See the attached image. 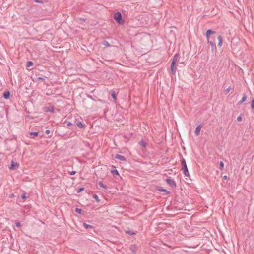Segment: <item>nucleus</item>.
Returning a JSON list of instances; mask_svg holds the SVG:
<instances>
[{
  "label": "nucleus",
  "instance_id": "obj_1",
  "mask_svg": "<svg viewBox=\"0 0 254 254\" xmlns=\"http://www.w3.org/2000/svg\"><path fill=\"white\" fill-rule=\"evenodd\" d=\"M216 33L215 31H213L211 29H208L206 32V37L207 40V43H209L211 45V50L212 51H214V49H216V46L215 42L210 40V35H214Z\"/></svg>",
  "mask_w": 254,
  "mask_h": 254
},
{
  "label": "nucleus",
  "instance_id": "obj_2",
  "mask_svg": "<svg viewBox=\"0 0 254 254\" xmlns=\"http://www.w3.org/2000/svg\"><path fill=\"white\" fill-rule=\"evenodd\" d=\"M179 54L178 53H176L173 57V58L172 60L171 65V73L173 75H175L176 71V64L178 61L179 58Z\"/></svg>",
  "mask_w": 254,
  "mask_h": 254
},
{
  "label": "nucleus",
  "instance_id": "obj_3",
  "mask_svg": "<svg viewBox=\"0 0 254 254\" xmlns=\"http://www.w3.org/2000/svg\"><path fill=\"white\" fill-rule=\"evenodd\" d=\"M182 168L184 175L186 177H190V174L187 166L186 160L182 157L181 159Z\"/></svg>",
  "mask_w": 254,
  "mask_h": 254
},
{
  "label": "nucleus",
  "instance_id": "obj_4",
  "mask_svg": "<svg viewBox=\"0 0 254 254\" xmlns=\"http://www.w3.org/2000/svg\"><path fill=\"white\" fill-rule=\"evenodd\" d=\"M114 19L119 24H122L124 23L122 15L120 12H117L114 14Z\"/></svg>",
  "mask_w": 254,
  "mask_h": 254
},
{
  "label": "nucleus",
  "instance_id": "obj_5",
  "mask_svg": "<svg viewBox=\"0 0 254 254\" xmlns=\"http://www.w3.org/2000/svg\"><path fill=\"white\" fill-rule=\"evenodd\" d=\"M167 183L172 188H175L176 187V183L170 178H168L165 180Z\"/></svg>",
  "mask_w": 254,
  "mask_h": 254
},
{
  "label": "nucleus",
  "instance_id": "obj_6",
  "mask_svg": "<svg viewBox=\"0 0 254 254\" xmlns=\"http://www.w3.org/2000/svg\"><path fill=\"white\" fill-rule=\"evenodd\" d=\"M111 172L113 174V175L119 176V173L118 171L116 169V167L114 165H112L111 166Z\"/></svg>",
  "mask_w": 254,
  "mask_h": 254
},
{
  "label": "nucleus",
  "instance_id": "obj_7",
  "mask_svg": "<svg viewBox=\"0 0 254 254\" xmlns=\"http://www.w3.org/2000/svg\"><path fill=\"white\" fill-rule=\"evenodd\" d=\"M44 111L45 112L53 113L54 112V106H46L44 108Z\"/></svg>",
  "mask_w": 254,
  "mask_h": 254
},
{
  "label": "nucleus",
  "instance_id": "obj_8",
  "mask_svg": "<svg viewBox=\"0 0 254 254\" xmlns=\"http://www.w3.org/2000/svg\"><path fill=\"white\" fill-rule=\"evenodd\" d=\"M18 166H19L18 163L12 161L11 163L10 166L9 167V168L11 170H14V169H16V168L18 167Z\"/></svg>",
  "mask_w": 254,
  "mask_h": 254
},
{
  "label": "nucleus",
  "instance_id": "obj_9",
  "mask_svg": "<svg viewBox=\"0 0 254 254\" xmlns=\"http://www.w3.org/2000/svg\"><path fill=\"white\" fill-rule=\"evenodd\" d=\"M202 127L203 125L202 124H199L196 127L195 131V134L196 136H198L199 135L201 128Z\"/></svg>",
  "mask_w": 254,
  "mask_h": 254
},
{
  "label": "nucleus",
  "instance_id": "obj_10",
  "mask_svg": "<svg viewBox=\"0 0 254 254\" xmlns=\"http://www.w3.org/2000/svg\"><path fill=\"white\" fill-rule=\"evenodd\" d=\"M156 190L159 191L164 192H165L166 194H169L170 193V192L167 190L162 188L161 187H157L156 188Z\"/></svg>",
  "mask_w": 254,
  "mask_h": 254
},
{
  "label": "nucleus",
  "instance_id": "obj_11",
  "mask_svg": "<svg viewBox=\"0 0 254 254\" xmlns=\"http://www.w3.org/2000/svg\"><path fill=\"white\" fill-rule=\"evenodd\" d=\"M115 158L119 159L123 161H127V158L125 156L121 155L120 154H116L115 156Z\"/></svg>",
  "mask_w": 254,
  "mask_h": 254
},
{
  "label": "nucleus",
  "instance_id": "obj_12",
  "mask_svg": "<svg viewBox=\"0 0 254 254\" xmlns=\"http://www.w3.org/2000/svg\"><path fill=\"white\" fill-rule=\"evenodd\" d=\"M129 249L132 252V254H136V250H137V247L136 245H131L130 246Z\"/></svg>",
  "mask_w": 254,
  "mask_h": 254
},
{
  "label": "nucleus",
  "instance_id": "obj_13",
  "mask_svg": "<svg viewBox=\"0 0 254 254\" xmlns=\"http://www.w3.org/2000/svg\"><path fill=\"white\" fill-rule=\"evenodd\" d=\"M10 95V93L9 91H5L4 92L3 94V97L5 99H8L9 98Z\"/></svg>",
  "mask_w": 254,
  "mask_h": 254
},
{
  "label": "nucleus",
  "instance_id": "obj_14",
  "mask_svg": "<svg viewBox=\"0 0 254 254\" xmlns=\"http://www.w3.org/2000/svg\"><path fill=\"white\" fill-rule=\"evenodd\" d=\"M77 126L80 128H84L85 127V125L80 121H78L76 123Z\"/></svg>",
  "mask_w": 254,
  "mask_h": 254
},
{
  "label": "nucleus",
  "instance_id": "obj_15",
  "mask_svg": "<svg viewBox=\"0 0 254 254\" xmlns=\"http://www.w3.org/2000/svg\"><path fill=\"white\" fill-rule=\"evenodd\" d=\"M217 38L218 40V46L220 47L222 46V45L223 38H222V36L220 35L218 36Z\"/></svg>",
  "mask_w": 254,
  "mask_h": 254
},
{
  "label": "nucleus",
  "instance_id": "obj_16",
  "mask_svg": "<svg viewBox=\"0 0 254 254\" xmlns=\"http://www.w3.org/2000/svg\"><path fill=\"white\" fill-rule=\"evenodd\" d=\"M83 225L84 226V227L85 228V229H87V230H89V229H93V228H94L93 226L89 225V224H87L86 223H85V222L83 223Z\"/></svg>",
  "mask_w": 254,
  "mask_h": 254
},
{
  "label": "nucleus",
  "instance_id": "obj_17",
  "mask_svg": "<svg viewBox=\"0 0 254 254\" xmlns=\"http://www.w3.org/2000/svg\"><path fill=\"white\" fill-rule=\"evenodd\" d=\"M110 94H111V97L114 99V100H116L117 98H116V95L115 92L114 90H111L110 91Z\"/></svg>",
  "mask_w": 254,
  "mask_h": 254
},
{
  "label": "nucleus",
  "instance_id": "obj_18",
  "mask_svg": "<svg viewBox=\"0 0 254 254\" xmlns=\"http://www.w3.org/2000/svg\"><path fill=\"white\" fill-rule=\"evenodd\" d=\"M139 144L143 147H146L147 145V143H146L143 140H142L139 142Z\"/></svg>",
  "mask_w": 254,
  "mask_h": 254
},
{
  "label": "nucleus",
  "instance_id": "obj_19",
  "mask_svg": "<svg viewBox=\"0 0 254 254\" xmlns=\"http://www.w3.org/2000/svg\"><path fill=\"white\" fill-rule=\"evenodd\" d=\"M102 45H103L104 46H105L106 47H110L111 46L110 44L106 40H103L102 42Z\"/></svg>",
  "mask_w": 254,
  "mask_h": 254
},
{
  "label": "nucleus",
  "instance_id": "obj_20",
  "mask_svg": "<svg viewBox=\"0 0 254 254\" xmlns=\"http://www.w3.org/2000/svg\"><path fill=\"white\" fill-rule=\"evenodd\" d=\"M251 107L252 108V111H253L254 109V98L252 97L251 102Z\"/></svg>",
  "mask_w": 254,
  "mask_h": 254
},
{
  "label": "nucleus",
  "instance_id": "obj_21",
  "mask_svg": "<svg viewBox=\"0 0 254 254\" xmlns=\"http://www.w3.org/2000/svg\"><path fill=\"white\" fill-rule=\"evenodd\" d=\"M98 185L102 188H104V189H107V187L106 185L103 184V182L102 181H100L99 183H98Z\"/></svg>",
  "mask_w": 254,
  "mask_h": 254
},
{
  "label": "nucleus",
  "instance_id": "obj_22",
  "mask_svg": "<svg viewBox=\"0 0 254 254\" xmlns=\"http://www.w3.org/2000/svg\"><path fill=\"white\" fill-rule=\"evenodd\" d=\"M39 131H36V132H30L29 133L30 135H33L34 136L36 137V136H37L39 134Z\"/></svg>",
  "mask_w": 254,
  "mask_h": 254
},
{
  "label": "nucleus",
  "instance_id": "obj_23",
  "mask_svg": "<svg viewBox=\"0 0 254 254\" xmlns=\"http://www.w3.org/2000/svg\"><path fill=\"white\" fill-rule=\"evenodd\" d=\"M126 233L129 234V235H134L136 234V233L130 230L126 231Z\"/></svg>",
  "mask_w": 254,
  "mask_h": 254
},
{
  "label": "nucleus",
  "instance_id": "obj_24",
  "mask_svg": "<svg viewBox=\"0 0 254 254\" xmlns=\"http://www.w3.org/2000/svg\"><path fill=\"white\" fill-rule=\"evenodd\" d=\"M224 164L223 162L222 161H220L219 162V169L221 170H223L224 169Z\"/></svg>",
  "mask_w": 254,
  "mask_h": 254
},
{
  "label": "nucleus",
  "instance_id": "obj_25",
  "mask_svg": "<svg viewBox=\"0 0 254 254\" xmlns=\"http://www.w3.org/2000/svg\"><path fill=\"white\" fill-rule=\"evenodd\" d=\"M33 65V63L32 61H28L27 62L26 67H30Z\"/></svg>",
  "mask_w": 254,
  "mask_h": 254
},
{
  "label": "nucleus",
  "instance_id": "obj_26",
  "mask_svg": "<svg viewBox=\"0 0 254 254\" xmlns=\"http://www.w3.org/2000/svg\"><path fill=\"white\" fill-rule=\"evenodd\" d=\"M93 198H94L97 202H100V199H99L98 196L96 194L93 195Z\"/></svg>",
  "mask_w": 254,
  "mask_h": 254
},
{
  "label": "nucleus",
  "instance_id": "obj_27",
  "mask_svg": "<svg viewBox=\"0 0 254 254\" xmlns=\"http://www.w3.org/2000/svg\"><path fill=\"white\" fill-rule=\"evenodd\" d=\"M82 210L80 208H76L75 209V212L78 214H81Z\"/></svg>",
  "mask_w": 254,
  "mask_h": 254
},
{
  "label": "nucleus",
  "instance_id": "obj_28",
  "mask_svg": "<svg viewBox=\"0 0 254 254\" xmlns=\"http://www.w3.org/2000/svg\"><path fill=\"white\" fill-rule=\"evenodd\" d=\"M247 98V97L246 94L245 93H244L243 94V97H242L241 100L244 102L245 101H246Z\"/></svg>",
  "mask_w": 254,
  "mask_h": 254
},
{
  "label": "nucleus",
  "instance_id": "obj_29",
  "mask_svg": "<svg viewBox=\"0 0 254 254\" xmlns=\"http://www.w3.org/2000/svg\"><path fill=\"white\" fill-rule=\"evenodd\" d=\"M84 190V187H81V188H79L78 189V190H77V193H80L81 192H82L83 190Z\"/></svg>",
  "mask_w": 254,
  "mask_h": 254
},
{
  "label": "nucleus",
  "instance_id": "obj_30",
  "mask_svg": "<svg viewBox=\"0 0 254 254\" xmlns=\"http://www.w3.org/2000/svg\"><path fill=\"white\" fill-rule=\"evenodd\" d=\"M210 38L211 40H213L214 42H215L216 37L213 36V35H210Z\"/></svg>",
  "mask_w": 254,
  "mask_h": 254
},
{
  "label": "nucleus",
  "instance_id": "obj_31",
  "mask_svg": "<svg viewBox=\"0 0 254 254\" xmlns=\"http://www.w3.org/2000/svg\"><path fill=\"white\" fill-rule=\"evenodd\" d=\"M15 225L17 227H20L21 226V224L19 221H17L15 223Z\"/></svg>",
  "mask_w": 254,
  "mask_h": 254
},
{
  "label": "nucleus",
  "instance_id": "obj_32",
  "mask_svg": "<svg viewBox=\"0 0 254 254\" xmlns=\"http://www.w3.org/2000/svg\"><path fill=\"white\" fill-rule=\"evenodd\" d=\"M39 80H41V81H43L45 80V79L43 77H39L37 78V81H39Z\"/></svg>",
  "mask_w": 254,
  "mask_h": 254
},
{
  "label": "nucleus",
  "instance_id": "obj_33",
  "mask_svg": "<svg viewBox=\"0 0 254 254\" xmlns=\"http://www.w3.org/2000/svg\"><path fill=\"white\" fill-rule=\"evenodd\" d=\"M76 172L75 171H72L71 172H69V173L71 175H74L76 174Z\"/></svg>",
  "mask_w": 254,
  "mask_h": 254
},
{
  "label": "nucleus",
  "instance_id": "obj_34",
  "mask_svg": "<svg viewBox=\"0 0 254 254\" xmlns=\"http://www.w3.org/2000/svg\"><path fill=\"white\" fill-rule=\"evenodd\" d=\"M244 103V102H243L242 100H241L240 101H239L237 103V105L238 106H239V105H241V104H242V103Z\"/></svg>",
  "mask_w": 254,
  "mask_h": 254
},
{
  "label": "nucleus",
  "instance_id": "obj_35",
  "mask_svg": "<svg viewBox=\"0 0 254 254\" xmlns=\"http://www.w3.org/2000/svg\"><path fill=\"white\" fill-rule=\"evenodd\" d=\"M244 103V102H243L242 100H241L240 101H239L237 103V105L238 106H239V105H241V104H242V103Z\"/></svg>",
  "mask_w": 254,
  "mask_h": 254
},
{
  "label": "nucleus",
  "instance_id": "obj_36",
  "mask_svg": "<svg viewBox=\"0 0 254 254\" xmlns=\"http://www.w3.org/2000/svg\"><path fill=\"white\" fill-rule=\"evenodd\" d=\"M237 120L238 121H242V117L241 116H239L237 117Z\"/></svg>",
  "mask_w": 254,
  "mask_h": 254
},
{
  "label": "nucleus",
  "instance_id": "obj_37",
  "mask_svg": "<svg viewBox=\"0 0 254 254\" xmlns=\"http://www.w3.org/2000/svg\"><path fill=\"white\" fill-rule=\"evenodd\" d=\"M66 125H67V126H72V123H71L70 122H67V124H66Z\"/></svg>",
  "mask_w": 254,
  "mask_h": 254
},
{
  "label": "nucleus",
  "instance_id": "obj_38",
  "mask_svg": "<svg viewBox=\"0 0 254 254\" xmlns=\"http://www.w3.org/2000/svg\"><path fill=\"white\" fill-rule=\"evenodd\" d=\"M21 198H22V199H25L26 198V195H25V194H23L21 195Z\"/></svg>",
  "mask_w": 254,
  "mask_h": 254
},
{
  "label": "nucleus",
  "instance_id": "obj_39",
  "mask_svg": "<svg viewBox=\"0 0 254 254\" xmlns=\"http://www.w3.org/2000/svg\"><path fill=\"white\" fill-rule=\"evenodd\" d=\"M45 133L47 134H49L50 133V130H46L45 131Z\"/></svg>",
  "mask_w": 254,
  "mask_h": 254
},
{
  "label": "nucleus",
  "instance_id": "obj_40",
  "mask_svg": "<svg viewBox=\"0 0 254 254\" xmlns=\"http://www.w3.org/2000/svg\"><path fill=\"white\" fill-rule=\"evenodd\" d=\"M230 87H229L228 88H227V89H226V90H225V91H226V92H227V93H228V92H229L230 91Z\"/></svg>",
  "mask_w": 254,
  "mask_h": 254
},
{
  "label": "nucleus",
  "instance_id": "obj_41",
  "mask_svg": "<svg viewBox=\"0 0 254 254\" xmlns=\"http://www.w3.org/2000/svg\"><path fill=\"white\" fill-rule=\"evenodd\" d=\"M227 176L226 175H225L223 177V179H224V180H226L227 179Z\"/></svg>",
  "mask_w": 254,
  "mask_h": 254
},
{
  "label": "nucleus",
  "instance_id": "obj_42",
  "mask_svg": "<svg viewBox=\"0 0 254 254\" xmlns=\"http://www.w3.org/2000/svg\"><path fill=\"white\" fill-rule=\"evenodd\" d=\"M180 64H181L184 65V62H181Z\"/></svg>",
  "mask_w": 254,
  "mask_h": 254
}]
</instances>
